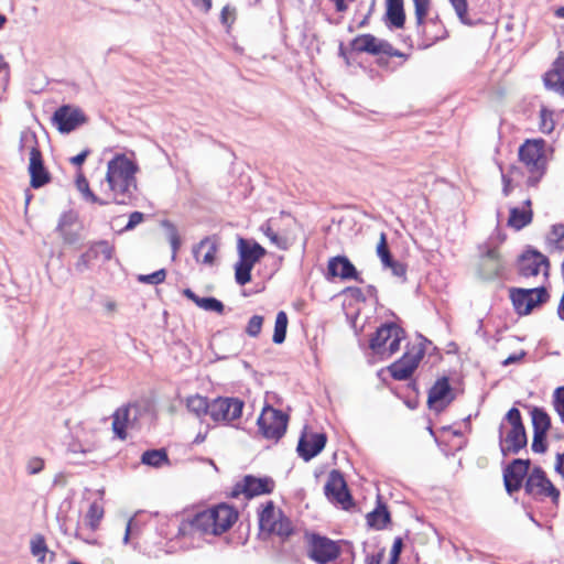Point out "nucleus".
<instances>
[{
    "label": "nucleus",
    "mask_w": 564,
    "mask_h": 564,
    "mask_svg": "<svg viewBox=\"0 0 564 564\" xmlns=\"http://www.w3.org/2000/svg\"><path fill=\"white\" fill-rule=\"evenodd\" d=\"M44 469V459L32 457L26 463V471L30 475H37Z\"/></svg>",
    "instance_id": "nucleus-53"
},
{
    "label": "nucleus",
    "mask_w": 564,
    "mask_h": 564,
    "mask_svg": "<svg viewBox=\"0 0 564 564\" xmlns=\"http://www.w3.org/2000/svg\"><path fill=\"white\" fill-rule=\"evenodd\" d=\"M31 553L40 563H45V556L48 553L46 541L43 535L36 534L30 541Z\"/></svg>",
    "instance_id": "nucleus-37"
},
{
    "label": "nucleus",
    "mask_w": 564,
    "mask_h": 564,
    "mask_svg": "<svg viewBox=\"0 0 564 564\" xmlns=\"http://www.w3.org/2000/svg\"><path fill=\"white\" fill-rule=\"evenodd\" d=\"M402 549H403V540H402V538L398 536L394 539L392 547H391L389 564H398L399 563V558H400Z\"/></svg>",
    "instance_id": "nucleus-52"
},
{
    "label": "nucleus",
    "mask_w": 564,
    "mask_h": 564,
    "mask_svg": "<svg viewBox=\"0 0 564 564\" xmlns=\"http://www.w3.org/2000/svg\"><path fill=\"white\" fill-rule=\"evenodd\" d=\"M555 123L553 120V112L546 108L540 110V130L549 134L554 130Z\"/></svg>",
    "instance_id": "nucleus-42"
},
{
    "label": "nucleus",
    "mask_w": 564,
    "mask_h": 564,
    "mask_svg": "<svg viewBox=\"0 0 564 564\" xmlns=\"http://www.w3.org/2000/svg\"><path fill=\"white\" fill-rule=\"evenodd\" d=\"M243 402L237 398H217L210 401L209 416L217 423H230L241 416Z\"/></svg>",
    "instance_id": "nucleus-15"
},
{
    "label": "nucleus",
    "mask_w": 564,
    "mask_h": 564,
    "mask_svg": "<svg viewBox=\"0 0 564 564\" xmlns=\"http://www.w3.org/2000/svg\"><path fill=\"white\" fill-rule=\"evenodd\" d=\"M383 558V551L377 553L376 555L367 556L366 564H381Z\"/></svg>",
    "instance_id": "nucleus-62"
},
{
    "label": "nucleus",
    "mask_w": 564,
    "mask_h": 564,
    "mask_svg": "<svg viewBox=\"0 0 564 564\" xmlns=\"http://www.w3.org/2000/svg\"><path fill=\"white\" fill-rule=\"evenodd\" d=\"M404 330L394 323L381 325L370 338L369 347L381 357H390L400 349Z\"/></svg>",
    "instance_id": "nucleus-7"
},
{
    "label": "nucleus",
    "mask_w": 564,
    "mask_h": 564,
    "mask_svg": "<svg viewBox=\"0 0 564 564\" xmlns=\"http://www.w3.org/2000/svg\"><path fill=\"white\" fill-rule=\"evenodd\" d=\"M524 490L529 496L536 499L549 497L553 503H557L560 499V490L551 482L540 466H535L528 475Z\"/></svg>",
    "instance_id": "nucleus-10"
},
{
    "label": "nucleus",
    "mask_w": 564,
    "mask_h": 564,
    "mask_svg": "<svg viewBox=\"0 0 564 564\" xmlns=\"http://www.w3.org/2000/svg\"><path fill=\"white\" fill-rule=\"evenodd\" d=\"M544 85L547 89L564 95V55L558 56L553 68L544 75Z\"/></svg>",
    "instance_id": "nucleus-28"
},
{
    "label": "nucleus",
    "mask_w": 564,
    "mask_h": 564,
    "mask_svg": "<svg viewBox=\"0 0 564 564\" xmlns=\"http://www.w3.org/2000/svg\"><path fill=\"white\" fill-rule=\"evenodd\" d=\"M132 533H133V521H132V519H130L127 522L126 532H124V536H123V543L127 544L129 542V538Z\"/></svg>",
    "instance_id": "nucleus-64"
},
{
    "label": "nucleus",
    "mask_w": 564,
    "mask_h": 564,
    "mask_svg": "<svg viewBox=\"0 0 564 564\" xmlns=\"http://www.w3.org/2000/svg\"><path fill=\"white\" fill-rule=\"evenodd\" d=\"M141 463L151 467L159 468L163 464H169V456L164 448L149 449L142 454Z\"/></svg>",
    "instance_id": "nucleus-34"
},
{
    "label": "nucleus",
    "mask_w": 564,
    "mask_h": 564,
    "mask_svg": "<svg viewBox=\"0 0 564 564\" xmlns=\"http://www.w3.org/2000/svg\"><path fill=\"white\" fill-rule=\"evenodd\" d=\"M76 187L83 194V196H85L90 191L89 183L82 173H79L76 177Z\"/></svg>",
    "instance_id": "nucleus-58"
},
{
    "label": "nucleus",
    "mask_w": 564,
    "mask_h": 564,
    "mask_svg": "<svg viewBox=\"0 0 564 564\" xmlns=\"http://www.w3.org/2000/svg\"><path fill=\"white\" fill-rule=\"evenodd\" d=\"M550 261L547 257L536 250H528L519 258V273L521 276H536L541 271L549 275Z\"/></svg>",
    "instance_id": "nucleus-20"
},
{
    "label": "nucleus",
    "mask_w": 564,
    "mask_h": 564,
    "mask_svg": "<svg viewBox=\"0 0 564 564\" xmlns=\"http://www.w3.org/2000/svg\"><path fill=\"white\" fill-rule=\"evenodd\" d=\"M265 252V249L254 240L238 239L239 261L235 264V279L239 285H246L251 281V270Z\"/></svg>",
    "instance_id": "nucleus-6"
},
{
    "label": "nucleus",
    "mask_w": 564,
    "mask_h": 564,
    "mask_svg": "<svg viewBox=\"0 0 564 564\" xmlns=\"http://www.w3.org/2000/svg\"><path fill=\"white\" fill-rule=\"evenodd\" d=\"M531 199L523 200L521 207H511L508 218V225L516 230H521L532 221L533 212L531 208Z\"/></svg>",
    "instance_id": "nucleus-27"
},
{
    "label": "nucleus",
    "mask_w": 564,
    "mask_h": 564,
    "mask_svg": "<svg viewBox=\"0 0 564 564\" xmlns=\"http://www.w3.org/2000/svg\"><path fill=\"white\" fill-rule=\"evenodd\" d=\"M531 448L534 453H539V454L545 453L547 449L546 434L533 432V440H532Z\"/></svg>",
    "instance_id": "nucleus-50"
},
{
    "label": "nucleus",
    "mask_w": 564,
    "mask_h": 564,
    "mask_svg": "<svg viewBox=\"0 0 564 564\" xmlns=\"http://www.w3.org/2000/svg\"><path fill=\"white\" fill-rule=\"evenodd\" d=\"M449 2L453 6L460 22L470 25L471 22L467 18V0H449Z\"/></svg>",
    "instance_id": "nucleus-46"
},
{
    "label": "nucleus",
    "mask_w": 564,
    "mask_h": 564,
    "mask_svg": "<svg viewBox=\"0 0 564 564\" xmlns=\"http://www.w3.org/2000/svg\"><path fill=\"white\" fill-rule=\"evenodd\" d=\"M77 223V216L74 212H65L61 215L56 231L67 245H75L80 241V234L74 226Z\"/></svg>",
    "instance_id": "nucleus-25"
},
{
    "label": "nucleus",
    "mask_w": 564,
    "mask_h": 564,
    "mask_svg": "<svg viewBox=\"0 0 564 564\" xmlns=\"http://www.w3.org/2000/svg\"><path fill=\"white\" fill-rule=\"evenodd\" d=\"M235 9L230 6H225L220 12V21L224 25L230 26L235 20Z\"/></svg>",
    "instance_id": "nucleus-54"
},
{
    "label": "nucleus",
    "mask_w": 564,
    "mask_h": 564,
    "mask_svg": "<svg viewBox=\"0 0 564 564\" xmlns=\"http://www.w3.org/2000/svg\"><path fill=\"white\" fill-rule=\"evenodd\" d=\"M194 6L200 7L204 12H208L212 9V0H194Z\"/></svg>",
    "instance_id": "nucleus-63"
},
{
    "label": "nucleus",
    "mask_w": 564,
    "mask_h": 564,
    "mask_svg": "<svg viewBox=\"0 0 564 564\" xmlns=\"http://www.w3.org/2000/svg\"><path fill=\"white\" fill-rule=\"evenodd\" d=\"M327 275L328 278H340L341 280H356L362 282L357 269L345 256H336L329 259Z\"/></svg>",
    "instance_id": "nucleus-24"
},
{
    "label": "nucleus",
    "mask_w": 564,
    "mask_h": 564,
    "mask_svg": "<svg viewBox=\"0 0 564 564\" xmlns=\"http://www.w3.org/2000/svg\"><path fill=\"white\" fill-rule=\"evenodd\" d=\"M259 527L261 531H267L285 540L293 534L291 520L276 509L273 501H268L259 512Z\"/></svg>",
    "instance_id": "nucleus-8"
},
{
    "label": "nucleus",
    "mask_w": 564,
    "mask_h": 564,
    "mask_svg": "<svg viewBox=\"0 0 564 564\" xmlns=\"http://www.w3.org/2000/svg\"><path fill=\"white\" fill-rule=\"evenodd\" d=\"M19 150L21 154H23L24 151L29 152V173L31 176V186L39 188L48 183L50 174L44 166L42 153L39 149L35 133L22 132L20 135Z\"/></svg>",
    "instance_id": "nucleus-5"
},
{
    "label": "nucleus",
    "mask_w": 564,
    "mask_h": 564,
    "mask_svg": "<svg viewBox=\"0 0 564 564\" xmlns=\"http://www.w3.org/2000/svg\"><path fill=\"white\" fill-rule=\"evenodd\" d=\"M351 50L371 55L384 54L388 56L405 57V54L395 50L389 42L379 40L372 34H361L350 42Z\"/></svg>",
    "instance_id": "nucleus-13"
},
{
    "label": "nucleus",
    "mask_w": 564,
    "mask_h": 564,
    "mask_svg": "<svg viewBox=\"0 0 564 564\" xmlns=\"http://www.w3.org/2000/svg\"><path fill=\"white\" fill-rule=\"evenodd\" d=\"M144 219V215L141 212H133L129 216L128 224L124 226V230H132L135 226L141 224Z\"/></svg>",
    "instance_id": "nucleus-57"
},
{
    "label": "nucleus",
    "mask_w": 564,
    "mask_h": 564,
    "mask_svg": "<svg viewBox=\"0 0 564 564\" xmlns=\"http://www.w3.org/2000/svg\"><path fill=\"white\" fill-rule=\"evenodd\" d=\"M166 278V271L164 269H160L151 274H141L138 276V281L147 284H160L164 282Z\"/></svg>",
    "instance_id": "nucleus-45"
},
{
    "label": "nucleus",
    "mask_w": 564,
    "mask_h": 564,
    "mask_svg": "<svg viewBox=\"0 0 564 564\" xmlns=\"http://www.w3.org/2000/svg\"><path fill=\"white\" fill-rule=\"evenodd\" d=\"M415 9V20L419 29L424 26L425 18L430 9V0H412Z\"/></svg>",
    "instance_id": "nucleus-40"
},
{
    "label": "nucleus",
    "mask_w": 564,
    "mask_h": 564,
    "mask_svg": "<svg viewBox=\"0 0 564 564\" xmlns=\"http://www.w3.org/2000/svg\"><path fill=\"white\" fill-rule=\"evenodd\" d=\"M503 263L496 249H489L481 259L480 274L484 279L491 280L501 275Z\"/></svg>",
    "instance_id": "nucleus-26"
},
{
    "label": "nucleus",
    "mask_w": 564,
    "mask_h": 564,
    "mask_svg": "<svg viewBox=\"0 0 564 564\" xmlns=\"http://www.w3.org/2000/svg\"><path fill=\"white\" fill-rule=\"evenodd\" d=\"M327 442L324 433H303L297 443V453L305 462L317 456L325 447Z\"/></svg>",
    "instance_id": "nucleus-22"
},
{
    "label": "nucleus",
    "mask_w": 564,
    "mask_h": 564,
    "mask_svg": "<svg viewBox=\"0 0 564 564\" xmlns=\"http://www.w3.org/2000/svg\"><path fill=\"white\" fill-rule=\"evenodd\" d=\"M267 237L276 245L280 249L288 248V241L285 238L280 237L276 232H274L271 228H268L265 231Z\"/></svg>",
    "instance_id": "nucleus-56"
},
{
    "label": "nucleus",
    "mask_w": 564,
    "mask_h": 564,
    "mask_svg": "<svg viewBox=\"0 0 564 564\" xmlns=\"http://www.w3.org/2000/svg\"><path fill=\"white\" fill-rule=\"evenodd\" d=\"M52 121L59 132L69 133L85 123L87 117L80 108L72 105H63L55 110Z\"/></svg>",
    "instance_id": "nucleus-17"
},
{
    "label": "nucleus",
    "mask_w": 564,
    "mask_h": 564,
    "mask_svg": "<svg viewBox=\"0 0 564 564\" xmlns=\"http://www.w3.org/2000/svg\"><path fill=\"white\" fill-rule=\"evenodd\" d=\"M262 324H263V317L260 315H253L248 322L246 333L250 337H257L261 332Z\"/></svg>",
    "instance_id": "nucleus-49"
},
{
    "label": "nucleus",
    "mask_w": 564,
    "mask_h": 564,
    "mask_svg": "<svg viewBox=\"0 0 564 564\" xmlns=\"http://www.w3.org/2000/svg\"><path fill=\"white\" fill-rule=\"evenodd\" d=\"M217 252V246L210 238H204L198 245L193 248V254L196 261L204 264H213Z\"/></svg>",
    "instance_id": "nucleus-29"
},
{
    "label": "nucleus",
    "mask_w": 564,
    "mask_h": 564,
    "mask_svg": "<svg viewBox=\"0 0 564 564\" xmlns=\"http://www.w3.org/2000/svg\"><path fill=\"white\" fill-rule=\"evenodd\" d=\"M530 465V459L516 458L503 469V482L509 495H512L522 487Z\"/></svg>",
    "instance_id": "nucleus-21"
},
{
    "label": "nucleus",
    "mask_w": 564,
    "mask_h": 564,
    "mask_svg": "<svg viewBox=\"0 0 564 564\" xmlns=\"http://www.w3.org/2000/svg\"><path fill=\"white\" fill-rule=\"evenodd\" d=\"M520 174H522V172L520 171V167H518V166H511L508 173H505L503 171L501 172L502 183H503L502 194L505 196L510 195L511 189H512L511 182L513 181L514 177H517Z\"/></svg>",
    "instance_id": "nucleus-43"
},
{
    "label": "nucleus",
    "mask_w": 564,
    "mask_h": 564,
    "mask_svg": "<svg viewBox=\"0 0 564 564\" xmlns=\"http://www.w3.org/2000/svg\"><path fill=\"white\" fill-rule=\"evenodd\" d=\"M553 405L561 420L564 422V387L556 388L553 394Z\"/></svg>",
    "instance_id": "nucleus-48"
},
{
    "label": "nucleus",
    "mask_w": 564,
    "mask_h": 564,
    "mask_svg": "<svg viewBox=\"0 0 564 564\" xmlns=\"http://www.w3.org/2000/svg\"><path fill=\"white\" fill-rule=\"evenodd\" d=\"M453 401L452 388L446 377L437 379L429 391V406L435 411H442Z\"/></svg>",
    "instance_id": "nucleus-23"
},
{
    "label": "nucleus",
    "mask_w": 564,
    "mask_h": 564,
    "mask_svg": "<svg viewBox=\"0 0 564 564\" xmlns=\"http://www.w3.org/2000/svg\"><path fill=\"white\" fill-rule=\"evenodd\" d=\"M273 489L274 481L272 478L247 475L234 486L231 496L238 497L242 494L246 498L250 499L260 495L271 494Z\"/></svg>",
    "instance_id": "nucleus-16"
},
{
    "label": "nucleus",
    "mask_w": 564,
    "mask_h": 564,
    "mask_svg": "<svg viewBox=\"0 0 564 564\" xmlns=\"http://www.w3.org/2000/svg\"><path fill=\"white\" fill-rule=\"evenodd\" d=\"M139 166L124 154H116L107 164L106 182L113 202L127 204L137 192L135 174Z\"/></svg>",
    "instance_id": "nucleus-2"
},
{
    "label": "nucleus",
    "mask_w": 564,
    "mask_h": 564,
    "mask_svg": "<svg viewBox=\"0 0 564 564\" xmlns=\"http://www.w3.org/2000/svg\"><path fill=\"white\" fill-rule=\"evenodd\" d=\"M499 446L503 457L517 455L528 444L525 427L521 413L517 408H511L499 425Z\"/></svg>",
    "instance_id": "nucleus-3"
},
{
    "label": "nucleus",
    "mask_w": 564,
    "mask_h": 564,
    "mask_svg": "<svg viewBox=\"0 0 564 564\" xmlns=\"http://www.w3.org/2000/svg\"><path fill=\"white\" fill-rule=\"evenodd\" d=\"M384 269H390L394 276L405 280L406 267L402 262L391 259L389 264L383 265Z\"/></svg>",
    "instance_id": "nucleus-51"
},
{
    "label": "nucleus",
    "mask_w": 564,
    "mask_h": 564,
    "mask_svg": "<svg viewBox=\"0 0 564 564\" xmlns=\"http://www.w3.org/2000/svg\"><path fill=\"white\" fill-rule=\"evenodd\" d=\"M89 152L90 151L88 149L82 151L77 155L70 158V160H69L70 163L76 165V166H80L85 162V160L87 159Z\"/></svg>",
    "instance_id": "nucleus-59"
},
{
    "label": "nucleus",
    "mask_w": 564,
    "mask_h": 564,
    "mask_svg": "<svg viewBox=\"0 0 564 564\" xmlns=\"http://www.w3.org/2000/svg\"><path fill=\"white\" fill-rule=\"evenodd\" d=\"M549 239L557 248L564 249V225H562V224L553 225Z\"/></svg>",
    "instance_id": "nucleus-47"
},
{
    "label": "nucleus",
    "mask_w": 564,
    "mask_h": 564,
    "mask_svg": "<svg viewBox=\"0 0 564 564\" xmlns=\"http://www.w3.org/2000/svg\"><path fill=\"white\" fill-rule=\"evenodd\" d=\"M288 315L284 311H280L275 317L274 333L272 340L274 344H282L286 337Z\"/></svg>",
    "instance_id": "nucleus-36"
},
{
    "label": "nucleus",
    "mask_w": 564,
    "mask_h": 564,
    "mask_svg": "<svg viewBox=\"0 0 564 564\" xmlns=\"http://www.w3.org/2000/svg\"><path fill=\"white\" fill-rule=\"evenodd\" d=\"M115 252L113 246L107 240H99L89 245L87 253L91 261L102 258L104 262L112 259Z\"/></svg>",
    "instance_id": "nucleus-32"
},
{
    "label": "nucleus",
    "mask_w": 564,
    "mask_h": 564,
    "mask_svg": "<svg viewBox=\"0 0 564 564\" xmlns=\"http://www.w3.org/2000/svg\"><path fill=\"white\" fill-rule=\"evenodd\" d=\"M289 415L270 405L263 408L258 417L259 431L268 440H280L286 431Z\"/></svg>",
    "instance_id": "nucleus-9"
},
{
    "label": "nucleus",
    "mask_w": 564,
    "mask_h": 564,
    "mask_svg": "<svg viewBox=\"0 0 564 564\" xmlns=\"http://www.w3.org/2000/svg\"><path fill=\"white\" fill-rule=\"evenodd\" d=\"M391 517L387 507L379 501L377 508L367 514V523L370 528L382 530L390 523Z\"/></svg>",
    "instance_id": "nucleus-30"
},
{
    "label": "nucleus",
    "mask_w": 564,
    "mask_h": 564,
    "mask_svg": "<svg viewBox=\"0 0 564 564\" xmlns=\"http://www.w3.org/2000/svg\"><path fill=\"white\" fill-rule=\"evenodd\" d=\"M84 198L86 200H89L90 203H94V204H98V205H101V206H105V205H108L109 202L108 200H105V199H101L99 198L97 195H95L91 191H89L85 196Z\"/></svg>",
    "instance_id": "nucleus-60"
},
{
    "label": "nucleus",
    "mask_w": 564,
    "mask_h": 564,
    "mask_svg": "<svg viewBox=\"0 0 564 564\" xmlns=\"http://www.w3.org/2000/svg\"><path fill=\"white\" fill-rule=\"evenodd\" d=\"M324 490L326 497L341 505L343 509L347 510L352 506V497L340 471H330Z\"/></svg>",
    "instance_id": "nucleus-18"
},
{
    "label": "nucleus",
    "mask_w": 564,
    "mask_h": 564,
    "mask_svg": "<svg viewBox=\"0 0 564 564\" xmlns=\"http://www.w3.org/2000/svg\"><path fill=\"white\" fill-rule=\"evenodd\" d=\"M530 413L532 417L533 432L547 434V431L551 427V419L546 411L542 408L533 406Z\"/></svg>",
    "instance_id": "nucleus-33"
},
{
    "label": "nucleus",
    "mask_w": 564,
    "mask_h": 564,
    "mask_svg": "<svg viewBox=\"0 0 564 564\" xmlns=\"http://www.w3.org/2000/svg\"><path fill=\"white\" fill-rule=\"evenodd\" d=\"M162 227L166 230V235L172 248V258L176 257V252L181 247V238L178 236L177 228L170 220H163L161 223Z\"/></svg>",
    "instance_id": "nucleus-38"
},
{
    "label": "nucleus",
    "mask_w": 564,
    "mask_h": 564,
    "mask_svg": "<svg viewBox=\"0 0 564 564\" xmlns=\"http://www.w3.org/2000/svg\"><path fill=\"white\" fill-rule=\"evenodd\" d=\"M90 263H91V260L86 251L83 254H80V257L76 261L75 269L77 272L83 273L86 270L90 269Z\"/></svg>",
    "instance_id": "nucleus-55"
},
{
    "label": "nucleus",
    "mask_w": 564,
    "mask_h": 564,
    "mask_svg": "<svg viewBox=\"0 0 564 564\" xmlns=\"http://www.w3.org/2000/svg\"><path fill=\"white\" fill-rule=\"evenodd\" d=\"M237 517L234 508L220 503L183 519L178 525V535L192 538L219 535L232 527Z\"/></svg>",
    "instance_id": "nucleus-1"
},
{
    "label": "nucleus",
    "mask_w": 564,
    "mask_h": 564,
    "mask_svg": "<svg viewBox=\"0 0 564 564\" xmlns=\"http://www.w3.org/2000/svg\"><path fill=\"white\" fill-rule=\"evenodd\" d=\"M555 470L564 479V452L556 455Z\"/></svg>",
    "instance_id": "nucleus-61"
},
{
    "label": "nucleus",
    "mask_w": 564,
    "mask_h": 564,
    "mask_svg": "<svg viewBox=\"0 0 564 564\" xmlns=\"http://www.w3.org/2000/svg\"><path fill=\"white\" fill-rule=\"evenodd\" d=\"M387 18L393 28H403L405 22L403 0H387Z\"/></svg>",
    "instance_id": "nucleus-31"
},
{
    "label": "nucleus",
    "mask_w": 564,
    "mask_h": 564,
    "mask_svg": "<svg viewBox=\"0 0 564 564\" xmlns=\"http://www.w3.org/2000/svg\"><path fill=\"white\" fill-rule=\"evenodd\" d=\"M307 555L318 564H327L340 555V547L326 536L312 534L308 540Z\"/></svg>",
    "instance_id": "nucleus-14"
},
{
    "label": "nucleus",
    "mask_w": 564,
    "mask_h": 564,
    "mask_svg": "<svg viewBox=\"0 0 564 564\" xmlns=\"http://www.w3.org/2000/svg\"><path fill=\"white\" fill-rule=\"evenodd\" d=\"M209 405L210 402L207 400V398L198 394L189 397L186 402L188 411L198 417L206 414L209 415Z\"/></svg>",
    "instance_id": "nucleus-35"
},
{
    "label": "nucleus",
    "mask_w": 564,
    "mask_h": 564,
    "mask_svg": "<svg viewBox=\"0 0 564 564\" xmlns=\"http://www.w3.org/2000/svg\"><path fill=\"white\" fill-rule=\"evenodd\" d=\"M377 254L380 258L383 265L389 264V261L393 259L388 247L387 237L383 232L380 235V241L377 246Z\"/></svg>",
    "instance_id": "nucleus-44"
},
{
    "label": "nucleus",
    "mask_w": 564,
    "mask_h": 564,
    "mask_svg": "<svg viewBox=\"0 0 564 564\" xmlns=\"http://www.w3.org/2000/svg\"><path fill=\"white\" fill-rule=\"evenodd\" d=\"M196 305L207 312H216L218 314H223L225 310L223 302L212 296L199 297V300L196 301Z\"/></svg>",
    "instance_id": "nucleus-39"
},
{
    "label": "nucleus",
    "mask_w": 564,
    "mask_h": 564,
    "mask_svg": "<svg viewBox=\"0 0 564 564\" xmlns=\"http://www.w3.org/2000/svg\"><path fill=\"white\" fill-rule=\"evenodd\" d=\"M510 299L514 311L520 315H528L532 310L546 302L547 291L544 286L532 289H511Z\"/></svg>",
    "instance_id": "nucleus-11"
},
{
    "label": "nucleus",
    "mask_w": 564,
    "mask_h": 564,
    "mask_svg": "<svg viewBox=\"0 0 564 564\" xmlns=\"http://www.w3.org/2000/svg\"><path fill=\"white\" fill-rule=\"evenodd\" d=\"M140 406L137 404L122 405L112 414V431L115 435L124 441L127 438V429L133 427L140 415Z\"/></svg>",
    "instance_id": "nucleus-19"
},
{
    "label": "nucleus",
    "mask_w": 564,
    "mask_h": 564,
    "mask_svg": "<svg viewBox=\"0 0 564 564\" xmlns=\"http://www.w3.org/2000/svg\"><path fill=\"white\" fill-rule=\"evenodd\" d=\"M544 140H527L519 149L521 163L528 170L527 185L534 187L545 173Z\"/></svg>",
    "instance_id": "nucleus-4"
},
{
    "label": "nucleus",
    "mask_w": 564,
    "mask_h": 564,
    "mask_svg": "<svg viewBox=\"0 0 564 564\" xmlns=\"http://www.w3.org/2000/svg\"><path fill=\"white\" fill-rule=\"evenodd\" d=\"M425 348L422 345L413 346L403 356L389 366L390 375L395 380H408L419 367L424 357Z\"/></svg>",
    "instance_id": "nucleus-12"
},
{
    "label": "nucleus",
    "mask_w": 564,
    "mask_h": 564,
    "mask_svg": "<svg viewBox=\"0 0 564 564\" xmlns=\"http://www.w3.org/2000/svg\"><path fill=\"white\" fill-rule=\"evenodd\" d=\"M104 516V510L97 503H91L86 514V520L91 530H96Z\"/></svg>",
    "instance_id": "nucleus-41"
}]
</instances>
